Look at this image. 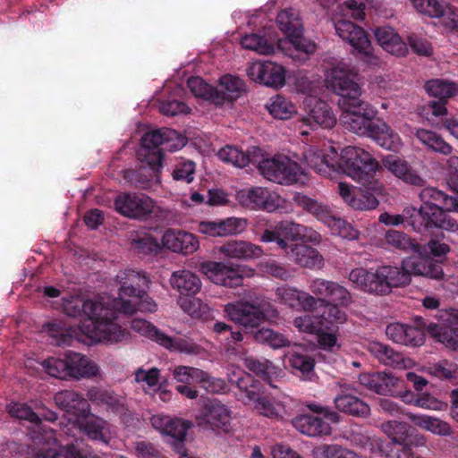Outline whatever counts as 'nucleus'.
I'll return each instance as SVG.
<instances>
[{"instance_id":"60","label":"nucleus","mask_w":458,"mask_h":458,"mask_svg":"<svg viewBox=\"0 0 458 458\" xmlns=\"http://www.w3.org/2000/svg\"><path fill=\"white\" fill-rule=\"evenodd\" d=\"M198 384L201 388L210 394H221L225 392L227 388V385L224 379L213 377L208 372L202 369Z\"/></svg>"},{"instance_id":"56","label":"nucleus","mask_w":458,"mask_h":458,"mask_svg":"<svg viewBox=\"0 0 458 458\" xmlns=\"http://www.w3.org/2000/svg\"><path fill=\"white\" fill-rule=\"evenodd\" d=\"M49 334L55 339L57 345H71L76 335V329L72 326L66 327L62 322H53L47 325Z\"/></svg>"},{"instance_id":"24","label":"nucleus","mask_w":458,"mask_h":458,"mask_svg":"<svg viewBox=\"0 0 458 458\" xmlns=\"http://www.w3.org/2000/svg\"><path fill=\"white\" fill-rule=\"evenodd\" d=\"M246 227V219L232 216L216 221H201L198 225V231L209 237H226L239 234Z\"/></svg>"},{"instance_id":"51","label":"nucleus","mask_w":458,"mask_h":458,"mask_svg":"<svg viewBox=\"0 0 458 458\" xmlns=\"http://www.w3.org/2000/svg\"><path fill=\"white\" fill-rule=\"evenodd\" d=\"M288 361L290 366L299 371L305 379H310L314 373L315 360L306 353L293 352L289 354Z\"/></svg>"},{"instance_id":"46","label":"nucleus","mask_w":458,"mask_h":458,"mask_svg":"<svg viewBox=\"0 0 458 458\" xmlns=\"http://www.w3.org/2000/svg\"><path fill=\"white\" fill-rule=\"evenodd\" d=\"M249 337L259 344H267L273 349L283 348L290 344L289 340L283 334L267 327H259Z\"/></svg>"},{"instance_id":"19","label":"nucleus","mask_w":458,"mask_h":458,"mask_svg":"<svg viewBox=\"0 0 458 458\" xmlns=\"http://www.w3.org/2000/svg\"><path fill=\"white\" fill-rule=\"evenodd\" d=\"M309 289L321 302H335L343 307H347L352 302L350 292L334 281L316 278L310 282Z\"/></svg>"},{"instance_id":"12","label":"nucleus","mask_w":458,"mask_h":458,"mask_svg":"<svg viewBox=\"0 0 458 458\" xmlns=\"http://www.w3.org/2000/svg\"><path fill=\"white\" fill-rule=\"evenodd\" d=\"M264 242H276L280 249L284 250L289 259L301 267L315 269L321 268L324 265V258L318 250L301 243L291 242L281 237L277 231L266 229L260 236Z\"/></svg>"},{"instance_id":"23","label":"nucleus","mask_w":458,"mask_h":458,"mask_svg":"<svg viewBox=\"0 0 458 458\" xmlns=\"http://www.w3.org/2000/svg\"><path fill=\"white\" fill-rule=\"evenodd\" d=\"M307 115L301 120L302 126L316 130L318 127L331 128L336 123L328 104L321 99L310 98L306 102Z\"/></svg>"},{"instance_id":"21","label":"nucleus","mask_w":458,"mask_h":458,"mask_svg":"<svg viewBox=\"0 0 458 458\" xmlns=\"http://www.w3.org/2000/svg\"><path fill=\"white\" fill-rule=\"evenodd\" d=\"M399 267L408 275L409 284L411 276H420L434 280H441L445 276L441 263L425 255L406 259Z\"/></svg>"},{"instance_id":"3","label":"nucleus","mask_w":458,"mask_h":458,"mask_svg":"<svg viewBox=\"0 0 458 458\" xmlns=\"http://www.w3.org/2000/svg\"><path fill=\"white\" fill-rule=\"evenodd\" d=\"M138 151L141 165L123 171V179L131 186L148 189L151 182H159L164 152H174L185 145V139L175 130L161 128L146 132L140 140Z\"/></svg>"},{"instance_id":"63","label":"nucleus","mask_w":458,"mask_h":458,"mask_svg":"<svg viewBox=\"0 0 458 458\" xmlns=\"http://www.w3.org/2000/svg\"><path fill=\"white\" fill-rule=\"evenodd\" d=\"M201 369L190 366H177L174 369L173 376L177 382L184 385L198 384Z\"/></svg>"},{"instance_id":"38","label":"nucleus","mask_w":458,"mask_h":458,"mask_svg":"<svg viewBox=\"0 0 458 458\" xmlns=\"http://www.w3.org/2000/svg\"><path fill=\"white\" fill-rule=\"evenodd\" d=\"M219 252L229 259H250L259 257L262 250L249 242L229 241L219 247Z\"/></svg>"},{"instance_id":"13","label":"nucleus","mask_w":458,"mask_h":458,"mask_svg":"<svg viewBox=\"0 0 458 458\" xmlns=\"http://www.w3.org/2000/svg\"><path fill=\"white\" fill-rule=\"evenodd\" d=\"M260 174L268 181L290 185L298 181L300 166L286 157L277 156L259 162Z\"/></svg>"},{"instance_id":"50","label":"nucleus","mask_w":458,"mask_h":458,"mask_svg":"<svg viewBox=\"0 0 458 458\" xmlns=\"http://www.w3.org/2000/svg\"><path fill=\"white\" fill-rule=\"evenodd\" d=\"M217 157L223 162L232 164L237 167H244L250 162H255L250 154L244 153L242 150L233 146L222 148L218 151Z\"/></svg>"},{"instance_id":"20","label":"nucleus","mask_w":458,"mask_h":458,"mask_svg":"<svg viewBox=\"0 0 458 458\" xmlns=\"http://www.w3.org/2000/svg\"><path fill=\"white\" fill-rule=\"evenodd\" d=\"M446 324L429 326V335L452 350H458V310L450 308L441 315Z\"/></svg>"},{"instance_id":"40","label":"nucleus","mask_w":458,"mask_h":458,"mask_svg":"<svg viewBox=\"0 0 458 458\" xmlns=\"http://www.w3.org/2000/svg\"><path fill=\"white\" fill-rule=\"evenodd\" d=\"M414 425L441 436L451 435V428L447 422L428 415L403 412Z\"/></svg>"},{"instance_id":"9","label":"nucleus","mask_w":458,"mask_h":458,"mask_svg":"<svg viewBox=\"0 0 458 458\" xmlns=\"http://www.w3.org/2000/svg\"><path fill=\"white\" fill-rule=\"evenodd\" d=\"M42 366L49 376L61 379L90 378L98 374V366L94 361L74 352H66L63 358L50 357Z\"/></svg>"},{"instance_id":"28","label":"nucleus","mask_w":458,"mask_h":458,"mask_svg":"<svg viewBox=\"0 0 458 458\" xmlns=\"http://www.w3.org/2000/svg\"><path fill=\"white\" fill-rule=\"evenodd\" d=\"M385 168L405 183L423 187L426 181L403 159L394 155H386L382 158Z\"/></svg>"},{"instance_id":"34","label":"nucleus","mask_w":458,"mask_h":458,"mask_svg":"<svg viewBox=\"0 0 458 458\" xmlns=\"http://www.w3.org/2000/svg\"><path fill=\"white\" fill-rule=\"evenodd\" d=\"M293 200L298 207L311 214L327 226H331V224L335 221V216L331 208L322 202H318L301 193L294 194Z\"/></svg>"},{"instance_id":"55","label":"nucleus","mask_w":458,"mask_h":458,"mask_svg":"<svg viewBox=\"0 0 458 458\" xmlns=\"http://www.w3.org/2000/svg\"><path fill=\"white\" fill-rule=\"evenodd\" d=\"M293 326L301 332L309 334H319L323 332L327 325L318 316L304 315L294 318Z\"/></svg>"},{"instance_id":"44","label":"nucleus","mask_w":458,"mask_h":458,"mask_svg":"<svg viewBox=\"0 0 458 458\" xmlns=\"http://www.w3.org/2000/svg\"><path fill=\"white\" fill-rule=\"evenodd\" d=\"M243 365L250 371L265 380L269 386L275 387L271 384V376L276 373V368L272 361L265 358L248 356L243 360Z\"/></svg>"},{"instance_id":"49","label":"nucleus","mask_w":458,"mask_h":458,"mask_svg":"<svg viewBox=\"0 0 458 458\" xmlns=\"http://www.w3.org/2000/svg\"><path fill=\"white\" fill-rule=\"evenodd\" d=\"M403 441H397L393 444L391 452L394 454L395 458H411L413 456V448L424 445L425 444L423 437L413 435L412 433L403 437Z\"/></svg>"},{"instance_id":"17","label":"nucleus","mask_w":458,"mask_h":458,"mask_svg":"<svg viewBox=\"0 0 458 458\" xmlns=\"http://www.w3.org/2000/svg\"><path fill=\"white\" fill-rule=\"evenodd\" d=\"M247 74L251 81L275 89L285 82L284 68L270 61L252 63L247 69Z\"/></svg>"},{"instance_id":"14","label":"nucleus","mask_w":458,"mask_h":458,"mask_svg":"<svg viewBox=\"0 0 458 458\" xmlns=\"http://www.w3.org/2000/svg\"><path fill=\"white\" fill-rule=\"evenodd\" d=\"M115 210L123 216L144 220L153 212L154 202L143 193H119L114 199Z\"/></svg>"},{"instance_id":"52","label":"nucleus","mask_w":458,"mask_h":458,"mask_svg":"<svg viewBox=\"0 0 458 458\" xmlns=\"http://www.w3.org/2000/svg\"><path fill=\"white\" fill-rule=\"evenodd\" d=\"M161 340V345L170 351H177L186 354H199L201 347L188 339L181 337H171L165 335Z\"/></svg>"},{"instance_id":"57","label":"nucleus","mask_w":458,"mask_h":458,"mask_svg":"<svg viewBox=\"0 0 458 458\" xmlns=\"http://www.w3.org/2000/svg\"><path fill=\"white\" fill-rule=\"evenodd\" d=\"M241 44L242 47L261 55H269L274 52L275 48L273 44L259 34L245 35L242 38Z\"/></svg>"},{"instance_id":"47","label":"nucleus","mask_w":458,"mask_h":458,"mask_svg":"<svg viewBox=\"0 0 458 458\" xmlns=\"http://www.w3.org/2000/svg\"><path fill=\"white\" fill-rule=\"evenodd\" d=\"M130 240L131 248L138 254H150L160 249L157 239L146 232H133Z\"/></svg>"},{"instance_id":"42","label":"nucleus","mask_w":458,"mask_h":458,"mask_svg":"<svg viewBox=\"0 0 458 458\" xmlns=\"http://www.w3.org/2000/svg\"><path fill=\"white\" fill-rule=\"evenodd\" d=\"M187 86L194 96L202 98L216 106L221 104L223 97L218 93L217 88L208 84L200 77L189 78Z\"/></svg>"},{"instance_id":"15","label":"nucleus","mask_w":458,"mask_h":458,"mask_svg":"<svg viewBox=\"0 0 458 458\" xmlns=\"http://www.w3.org/2000/svg\"><path fill=\"white\" fill-rule=\"evenodd\" d=\"M151 421L154 428L171 438L170 443L175 452L181 455V458H191L186 454L184 445L187 431L191 426L190 421L159 416H154Z\"/></svg>"},{"instance_id":"10","label":"nucleus","mask_w":458,"mask_h":458,"mask_svg":"<svg viewBox=\"0 0 458 458\" xmlns=\"http://www.w3.org/2000/svg\"><path fill=\"white\" fill-rule=\"evenodd\" d=\"M235 384L239 397L246 404H252L255 410L266 417L284 418L282 405L273 401L259 380L250 374H244L237 378Z\"/></svg>"},{"instance_id":"18","label":"nucleus","mask_w":458,"mask_h":458,"mask_svg":"<svg viewBox=\"0 0 458 458\" xmlns=\"http://www.w3.org/2000/svg\"><path fill=\"white\" fill-rule=\"evenodd\" d=\"M201 269L216 284L233 288L241 285L243 280V270L238 265L208 261L201 264Z\"/></svg>"},{"instance_id":"48","label":"nucleus","mask_w":458,"mask_h":458,"mask_svg":"<svg viewBox=\"0 0 458 458\" xmlns=\"http://www.w3.org/2000/svg\"><path fill=\"white\" fill-rule=\"evenodd\" d=\"M424 88L429 96L437 98L439 100H445L454 96L458 91L456 84L441 79L427 81Z\"/></svg>"},{"instance_id":"59","label":"nucleus","mask_w":458,"mask_h":458,"mask_svg":"<svg viewBox=\"0 0 458 458\" xmlns=\"http://www.w3.org/2000/svg\"><path fill=\"white\" fill-rule=\"evenodd\" d=\"M193 295H183L178 299V304L182 310L192 318H200L208 310V306L202 304L199 299Z\"/></svg>"},{"instance_id":"22","label":"nucleus","mask_w":458,"mask_h":458,"mask_svg":"<svg viewBox=\"0 0 458 458\" xmlns=\"http://www.w3.org/2000/svg\"><path fill=\"white\" fill-rule=\"evenodd\" d=\"M45 443L34 454V458H86L81 449L79 448V443L68 444L65 452L58 443L55 433L51 429L46 431L41 437Z\"/></svg>"},{"instance_id":"39","label":"nucleus","mask_w":458,"mask_h":458,"mask_svg":"<svg viewBox=\"0 0 458 458\" xmlns=\"http://www.w3.org/2000/svg\"><path fill=\"white\" fill-rule=\"evenodd\" d=\"M171 284L182 296L194 295L201 288V282L199 276L189 270L174 272L171 278Z\"/></svg>"},{"instance_id":"16","label":"nucleus","mask_w":458,"mask_h":458,"mask_svg":"<svg viewBox=\"0 0 458 458\" xmlns=\"http://www.w3.org/2000/svg\"><path fill=\"white\" fill-rule=\"evenodd\" d=\"M335 29L337 35L347 41L360 55L366 57L368 61L374 58L371 42L361 27L351 21L342 19L335 22Z\"/></svg>"},{"instance_id":"36","label":"nucleus","mask_w":458,"mask_h":458,"mask_svg":"<svg viewBox=\"0 0 458 458\" xmlns=\"http://www.w3.org/2000/svg\"><path fill=\"white\" fill-rule=\"evenodd\" d=\"M82 418L83 420L81 423V427L85 435L93 441L107 445L111 439L108 422L95 415L89 416L88 414Z\"/></svg>"},{"instance_id":"25","label":"nucleus","mask_w":458,"mask_h":458,"mask_svg":"<svg viewBox=\"0 0 458 458\" xmlns=\"http://www.w3.org/2000/svg\"><path fill=\"white\" fill-rule=\"evenodd\" d=\"M203 423L213 430L229 432L232 429L231 411L221 402L213 399L208 401L202 409Z\"/></svg>"},{"instance_id":"31","label":"nucleus","mask_w":458,"mask_h":458,"mask_svg":"<svg viewBox=\"0 0 458 458\" xmlns=\"http://www.w3.org/2000/svg\"><path fill=\"white\" fill-rule=\"evenodd\" d=\"M359 382L369 390L387 395L394 394V387L398 386L400 380L391 373L372 372L360 374Z\"/></svg>"},{"instance_id":"11","label":"nucleus","mask_w":458,"mask_h":458,"mask_svg":"<svg viewBox=\"0 0 458 458\" xmlns=\"http://www.w3.org/2000/svg\"><path fill=\"white\" fill-rule=\"evenodd\" d=\"M279 30L286 36L285 40H278V47L308 55L315 52L316 45L303 37V25L299 12L289 8L282 10L276 16Z\"/></svg>"},{"instance_id":"2","label":"nucleus","mask_w":458,"mask_h":458,"mask_svg":"<svg viewBox=\"0 0 458 458\" xmlns=\"http://www.w3.org/2000/svg\"><path fill=\"white\" fill-rule=\"evenodd\" d=\"M116 309L125 312L133 310L130 302L122 300L98 301L71 297L63 303V310L68 317H83L80 331L92 342L114 344L128 341L130 333L114 323Z\"/></svg>"},{"instance_id":"32","label":"nucleus","mask_w":458,"mask_h":458,"mask_svg":"<svg viewBox=\"0 0 458 458\" xmlns=\"http://www.w3.org/2000/svg\"><path fill=\"white\" fill-rule=\"evenodd\" d=\"M374 35L377 43L388 53L403 56L408 52L406 43L392 27H377Z\"/></svg>"},{"instance_id":"37","label":"nucleus","mask_w":458,"mask_h":458,"mask_svg":"<svg viewBox=\"0 0 458 458\" xmlns=\"http://www.w3.org/2000/svg\"><path fill=\"white\" fill-rule=\"evenodd\" d=\"M334 403L337 411L353 417L367 418L370 414L369 404L355 396V394H336L334 398Z\"/></svg>"},{"instance_id":"26","label":"nucleus","mask_w":458,"mask_h":458,"mask_svg":"<svg viewBox=\"0 0 458 458\" xmlns=\"http://www.w3.org/2000/svg\"><path fill=\"white\" fill-rule=\"evenodd\" d=\"M87 398L92 403L105 407L107 411L120 417H125L128 414L129 411L125 406L124 399L112 390L92 386L87 391Z\"/></svg>"},{"instance_id":"29","label":"nucleus","mask_w":458,"mask_h":458,"mask_svg":"<svg viewBox=\"0 0 458 458\" xmlns=\"http://www.w3.org/2000/svg\"><path fill=\"white\" fill-rule=\"evenodd\" d=\"M55 404L63 411L81 418L89 413V399L73 390H63L54 396Z\"/></svg>"},{"instance_id":"62","label":"nucleus","mask_w":458,"mask_h":458,"mask_svg":"<svg viewBox=\"0 0 458 458\" xmlns=\"http://www.w3.org/2000/svg\"><path fill=\"white\" fill-rule=\"evenodd\" d=\"M339 306L341 304L335 302L325 304V310L319 318L327 325L326 329H329L333 324H342L346 320V313Z\"/></svg>"},{"instance_id":"43","label":"nucleus","mask_w":458,"mask_h":458,"mask_svg":"<svg viewBox=\"0 0 458 458\" xmlns=\"http://www.w3.org/2000/svg\"><path fill=\"white\" fill-rule=\"evenodd\" d=\"M386 242L393 248L404 252L422 253L421 245L412 241L411 238L403 232L388 230L386 233Z\"/></svg>"},{"instance_id":"64","label":"nucleus","mask_w":458,"mask_h":458,"mask_svg":"<svg viewBox=\"0 0 458 458\" xmlns=\"http://www.w3.org/2000/svg\"><path fill=\"white\" fill-rule=\"evenodd\" d=\"M428 372L439 378L451 379L455 377L457 365L447 360H442L428 366Z\"/></svg>"},{"instance_id":"30","label":"nucleus","mask_w":458,"mask_h":458,"mask_svg":"<svg viewBox=\"0 0 458 458\" xmlns=\"http://www.w3.org/2000/svg\"><path fill=\"white\" fill-rule=\"evenodd\" d=\"M162 242L167 249L185 255L193 253L199 247V242L194 234L176 229L166 230Z\"/></svg>"},{"instance_id":"45","label":"nucleus","mask_w":458,"mask_h":458,"mask_svg":"<svg viewBox=\"0 0 458 458\" xmlns=\"http://www.w3.org/2000/svg\"><path fill=\"white\" fill-rule=\"evenodd\" d=\"M415 135L422 144L426 145L435 152H438L443 155H450L453 151V147L449 143L445 142L444 139L435 131L418 129Z\"/></svg>"},{"instance_id":"7","label":"nucleus","mask_w":458,"mask_h":458,"mask_svg":"<svg viewBox=\"0 0 458 458\" xmlns=\"http://www.w3.org/2000/svg\"><path fill=\"white\" fill-rule=\"evenodd\" d=\"M225 310L231 320L242 327L248 336L265 321L276 319L279 316L276 308L263 297L228 303Z\"/></svg>"},{"instance_id":"8","label":"nucleus","mask_w":458,"mask_h":458,"mask_svg":"<svg viewBox=\"0 0 458 458\" xmlns=\"http://www.w3.org/2000/svg\"><path fill=\"white\" fill-rule=\"evenodd\" d=\"M117 279L122 285L119 289V297L114 300H122L124 302H130L133 310L131 312H125L121 309H116V315L118 313L131 315L136 311L137 306L140 310H144L148 312H155L157 310V304L148 296L146 292L149 279L145 274L128 269L120 272L117 275Z\"/></svg>"},{"instance_id":"41","label":"nucleus","mask_w":458,"mask_h":458,"mask_svg":"<svg viewBox=\"0 0 458 458\" xmlns=\"http://www.w3.org/2000/svg\"><path fill=\"white\" fill-rule=\"evenodd\" d=\"M218 93L222 95L223 99L221 105L225 102L235 101L241 95L242 92L245 91L244 81L235 76L227 74L224 75L219 81V88H217Z\"/></svg>"},{"instance_id":"61","label":"nucleus","mask_w":458,"mask_h":458,"mask_svg":"<svg viewBox=\"0 0 458 458\" xmlns=\"http://www.w3.org/2000/svg\"><path fill=\"white\" fill-rule=\"evenodd\" d=\"M131 327L133 330L139 332L142 335L148 337L152 341L157 342L160 345L161 340L159 339L163 338V336L165 335L152 323L144 319H134L131 323Z\"/></svg>"},{"instance_id":"53","label":"nucleus","mask_w":458,"mask_h":458,"mask_svg":"<svg viewBox=\"0 0 458 458\" xmlns=\"http://www.w3.org/2000/svg\"><path fill=\"white\" fill-rule=\"evenodd\" d=\"M341 157L335 162H330L323 154L321 153H310L306 156L307 165L310 168L314 170L316 173L323 175H327L330 174L331 170H335L336 167H341Z\"/></svg>"},{"instance_id":"58","label":"nucleus","mask_w":458,"mask_h":458,"mask_svg":"<svg viewBox=\"0 0 458 458\" xmlns=\"http://www.w3.org/2000/svg\"><path fill=\"white\" fill-rule=\"evenodd\" d=\"M381 428L391 439L392 444L397 441H403V437H407L412 433L411 427L407 423L397 420L386 421L382 423Z\"/></svg>"},{"instance_id":"4","label":"nucleus","mask_w":458,"mask_h":458,"mask_svg":"<svg viewBox=\"0 0 458 458\" xmlns=\"http://www.w3.org/2000/svg\"><path fill=\"white\" fill-rule=\"evenodd\" d=\"M420 208H408L405 214L411 228L420 233H435L437 230L456 232L458 223L449 213L458 211V198L435 187L420 192Z\"/></svg>"},{"instance_id":"33","label":"nucleus","mask_w":458,"mask_h":458,"mask_svg":"<svg viewBox=\"0 0 458 458\" xmlns=\"http://www.w3.org/2000/svg\"><path fill=\"white\" fill-rule=\"evenodd\" d=\"M292 423L299 432L309 437L327 436L331 433L329 423L312 414L299 415L293 419Z\"/></svg>"},{"instance_id":"1","label":"nucleus","mask_w":458,"mask_h":458,"mask_svg":"<svg viewBox=\"0 0 458 458\" xmlns=\"http://www.w3.org/2000/svg\"><path fill=\"white\" fill-rule=\"evenodd\" d=\"M328 89L339 96L337 101L342 114L340 123L348 131L374 140L380 147L396 151L401 146V139L386 123L375 121V109L361 97V88L358 74L350 70L335 67L326 77Z\"/></svg>"},{"instance_id":"54","label":"nucleus","mask_w":458,"mask_h":458,"mask_svg":"<svg viewBox=\"0 0 458 458\" xmlns=\"http://www.w3.org/2000/svg\"><path fill=\"white\" fill-rule=\"evenodd\" d=\"M267 108L273 117L281 120L289 119L293 114L296 113L295 106L280 95L271 98V103L267 106Z\"/></svg>"},{"instance_id":"27","label":"nucleus","mask_w":458,"mask_h":458,"mask_svg":"<svg viewBox=\"0 0 458 458\" xmlns=\"http://www.w3.org/2000/svg\"><path fill=\"white\" fill-rule=\"evenodd\" d=\"M241 199L249 208L264 209L267 212L276 211L281 206L279 196L263 187H253L242 191Z\"/></svg>"},{"instance_id":"6","label":"nucleus","mask_w":458,"mask_h":458,"mask_svg":"<svg viewBox=\"0 0 458 458\" xmlns=\"http://www.w3.org/2000/svg\"><path fill=\"white\" fill-rule=\"evenodd\" d=\"M349 280L361 291L380 296L409 284L408 275L395 266H381L375 270L357 267L350 272Z\"/></svg>"},{"instance_id":"35","label":"nucleus","mask_w":458,"mask_h":458,"mask_svg":"<svg viewBox=\"0 0 458 458\" xmlns=\"http://www.w3.org/2000/svg\"><path fill=\"white\" fill-rule=\"evenodd\" d=\"M368 352L380 363L394 369L406 367L404 356L402 352L380 342H370L367 346Z\"/></svg>"},{"instance_id":"5","label":"nucleus","mask_w":458,"mask_h":458,"mask_svg":"<svg viewBox=\"0 0 458 458\" xmlns=\"http://www.w3.org/2000/svg\"><path fill=\"white\" fill-rule=\"evenodd\" d=\"M340 164L344 173L363 186L356 191L350 207L358 210L375 209L379 204L376 194L380 193L382 189V185L375 180L379 167L377 161L364 149L348 146L342 150Z\"/></svg>"}]
</instances>
